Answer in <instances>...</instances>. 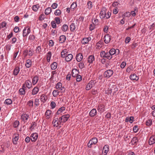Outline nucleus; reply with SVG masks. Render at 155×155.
<instances>
[{
    "mask_svg": "<svg viewBox=\"0 0 155 155\" xmlns=\"http://www.w3.org/2000/svg\"><path fill=\"white\" fill-rule=\"evenodd\" d=\"M68 52L67 49H65L63 50L61 52V57L63 58H65L68 54Z\"/></svg>",
    "mask_w": 155,
    "mask_h": 155,
    "instance_id": "5701e85b",
    "label": "nucleus"
},
{
    "mask_svg": "<svg viewBox=\"0 0 155 155\" xmlns=\"http://www.w3.org/2000/svg\"><path fill=\"white\" fill-rule=\"evenodd\" d=\"M35 38V35H30L28 37V40L31 42L33 41Z\"/></svg>",
    "mask_w": 155,
    "mask_h": 155,
    "instance_id": "49530a36",
    "label": "nucleus"
},
{
    "mask_svg": "<svg viewBox=\"0 0 155 155\" xmlns=\"http://www.w3.org/2000/svg\"><path fill=\"white\" fill-rule=\"evenodd\" d=\"M148 143L150 145L155 143V135H152L150 137Z\"/></svg>",
    "mask_w": 155,
    "mask_h": 155,
    "instance_id": "f8f14e48",
    "label": "nucleus"
},
{
    "mask_svg": "<svg viewBox=\"0 0 155 155\" xmlns=\"http://www.w3.org/2000/svg\"><path fill=\"white\" fill-rule=\"evenodd\" d=\"M97 109L99 112H103L105 110V108L104 105H100L98 106Z\"/></svg>",
    "mask_w": 155,
    "mask_h": 155,
    "instance_id": "7c9ffc66",
    "label": "nucleus"
},
{
    "mask_svg": "<svg viewBox=\"0 0 155 155\" xmlns=\"http://www.w3.org/2000/svg\"><path fill=\"white\" fill-rule=\"evenodd\" d=\"M20 71V68L19 67H15L14 70L13 74L14 76H17L19 73Z\"/></svg>",
    "mask_w": 155,
    "mask_h": 155,
    "instance_id": "4be33fe9",
    "label": "nucleus"
},
{
    "mask_svg": "<svg viewBox=\"0 0 155 155\" xmlns=\"http://www.w3.org/2000/svg\"><path fill=\"white\" fill-rule=\"evenodd\" d=\"M83 56L82 53H80L78 54L76 57V60L78 62L81 61L83 59Z\"/></svg>",
    "mask_w": 155,
    "mask_h": 155,
    "instance_id": "a211bd4d",
    "label": "nucleus"
},
{
    "mask_svg": "<svg viewBox=\"0 0 155 155\" xmlns=\"http://www.w3.org/2000/svg\"><path fill=\"white\" fill-rule=\"evenodd\" d=\"M32 65V61L31 60L28 59L26 61L25 65L27 68L31 67Z\"/></svg>",
    "mask_w": 155,
    "mask_h": 155,
    "instance_id": "cd10ccee",
    "label": "nucleus"
},
{
    "mask_svg": "<svg viewBox=\"0 0 155 155\" xmlns=\"http://www.w3.org/2000/svg\"><path fill=\"white\" fill-rule=\"evenodd\" d=\"M94 84V81L93 80L91 81L86 86V90L87 91L89 90L92 88L93 85Z\"/></svg>",
    "mask_w": 155,
    "mask_h": 155,
    "instance_id": "6e6552de",
    "label": "nucleus"
},
{
    "mask_svg": "<svg viewBox=\"0 0 155 155\" xmlns=\"http://www.w3.org/2000/svg\"><path fill=\"white\" fill-rule=\"evenodd\" d=\"M109 150V146L108 145H105L103 148L101 155H107Z\"/></svg>",
    "mask_w": 155,
    "mask_h": 155,
    "instance_id": "9d476101",
    "label": "nucleus"
},
{
    "mask_svg": "<svg viewBox=\"0 0 155 155\" xmlns=\"http://www.w3.org/2000/svg\"><path fill=\"white\" fill-rule=\"evenodd\" d=\"M51 52L49 51L46 54L47 60L48 62H50L51 57Z\"/></svg>",
    "mask_w": 155,
    "mask_h": 155,
    "instance_id": "e433bc0d",
    "label": "nucleus"
},
{
    "mask_svg": "<svg viewBox=\"0 0 155 155\" xmlns=\"http://www.w3.org/2000/svg\"><path fill=\"white\" fill-rule=\"evenodd\" d=\"M39 8L38 5H33L32 7V9L35 12H36Z\"/></svg>",
    "mask_w": 155,
    "mask_h": 155,
    "instance_id": "de8ad7c7",
    "label": "nucleus"
},
{
    "mask_svg": "<svg viewBox=\"0 0 155 155\" xmlns=\"http://www.w3.org/2000/svg\"><path fill=\"white\" fill-rule=\"evenodd\" d=\"M95 59L94 55H90L87 58V62L89 63V65L90 64H92L95 62Z\"/></svg>",
    "mask_w": 155,
    "mask_h": 155,
    "instance_id": "0eeeda50",
    "label": "nucleus"
},
{
    "mask_svg": "<svg viewBox=\"0 0 155 155\" xmlns=\"http://www.w3.org/2000/svg\"><path fill=\"white\" fill-rule=\"evenodd\" d=\"M101 41H99L98 42L96 45V46H97V48L98 49H99L101 48L102 47V46L101 45Z\"/></svg>",
    "mask_w": 155,
    "mask_h": 155,
    "instance_id": "052dcab7",
    "label": "nucleus"
},
{
    "mask_svg": "<svg viewBox=\"0 0 155 155\" xmlns=\"http://www.w3.org/2000/svg\"><path fill=\"white\" fill-rule=\"evenodd\" d=\"M51 113V110H46L45 113V115L46 119H48L50 118Z\"/></svg>",
    "mask_w": 155,
    "mask_h": 155,
    "instance_id": "2f4dec72",
    "label": "nucleus"
},
{
    "mask_svg": "<svg viewBox=\"0 0 155 155\" xmlns=\"http://www.w3.org/2000/svg\"><path fill=\"white\" fill-rule=\"evenodd\" d=\"M39 80V77L37 75H35L32 78V83L33 85H35L38 82Z\"/></svg>",
    "mask_w": 155,
    "mask_h": 155,
    "instance_id": "6ab92c4d",
    "label": "nucleus"
},
{
    "mask_svg": "<svg viewBox=\"0 0 155 155\" xmlns=\"http://www.w3.org/2000/svg\"><path fill=\"white\" fill-rule=\"evenodd\" d=\"M79 72L78 70L75 68L73 69H72V76L73 77H76L77 75H79Z\"/></svg>",
    "mask_w": 155,
    "mask_h": 155,
    "instance_id": "2eb2a0df",
    "label": "nucleus"
},
{
    "mask_svg": "<svg viewBox=\"0 0 155 155\" xmlns=\"http://www.w3.org/2000/svg\"><path fill=\"white\" fill-rule=\"evenodd\" d=\"M55 88L58 90H65L64 87L62 86V84L61 82H58L56 84Z\"/></svg>",
    "mask_w": 155,
    "mask_h": 155,
    "instance_id": "4468645a",
    "label": "nucleus"
},
{
    "mask_svg": "<svg viewBox=\"0 0 155 155\" xmlns=\"http://www.w3.org/2000/svg\"><path fill=\"white\" fill-rule=\"evenodd\" d=\"M33 101L30 100L27 102V104L29 108H31L33 107Z\"/></svg>",
    "mask_w": 155,
    "mask_h": 155,
    "instance_id": "ea45409f",
    "label": "nucleus"
},
{
    "mask_svg": "<svg viewBox=\"0 0 155 155\" xmlns=\"http://www.w3.org/2000/svg\"><path fill=\"white\" fill-rule=\"evenodd\" d=\"M138 142V138L136 137H133L131 140L132 143L133 145H137Z\"/></svg>",
    "mask_w": 155,
    "mask_h": 155,
    "instance_id": "72a5a7b5",
    "label": "nucleus"
},
{
    "mask_svg": "<svg viewBox=\"0 0 155 155\" xmlns=\"http://www.w3.org/2000/svg\"><path fill=\"white\" fill-rule=\"evenodd\" d=\"M131 40V38L129 37H127L126 38L125 40V43L127 44L130 42Z\"/></svg>",
    "mask_w": 155,
    "mask_h": 155,
    "instance_id": "69168bd1",
    "label": "nucleus"
},
{
    "mask_svg": "<svg viewBox=\"0 0 155 155\" xmlns=\"http://www.w3.org/2000/svg\"><path fill=\"white\" fill-rule=\"evenodd\" d=\"M27 52L28 54L30 56H32L33 54L32 50L31 48L29 49L28 51L27 50Z\"/></svg>",
    "mask_w": 155,
    "mask_h": 155,
    "instance_id": "13d9d810",
    "label": "nucleus"
},
{
    "mask_svg": "<svg viewBox=\"0 0 155 155\" xmlns=\"http://www.w3.org/2000/svg\"><path fill=\"white\" fill-rule=\"evenodd\" d=\"M38 137V134L36 133H33L32 134L31 136V139L32 142H35L36 141Z\"/></svg>",
    "mask_w": 155,
    "mask_h": 155,
    "instance_id": "1a4fd4ad",
    "label": "nucleus"
},
{
    "mask_svg": "<svg viewBox=\"0 0 155 155\" xmlns=\"http://www.w3.org/2000/svg\"><path fill=\"white\" fill-rule=\"evenodd\" d=\"M114 73L112 70L109 69L104 72V77L108 78L111 77Z\"/></svg>",
    "mask_w": 155,
    "mask_h": 155,
    "instance_id": "f257e3e1",
    "label": "nucleus"
},
{
    "mask_svg": "<svg viewBox=\"0 0 155 155\" xmlns=\"http://www.w3.org/2000/svg\"><path fill=\"white\" fill-rule=\"evenodd\" d=\"M31 29L30 27L27 26L24 27L23 31V37H25L30 33Z\"/></svg>",
    "mask_w": 155,
    "mask_h": 155,
    "instance_id": "f03ea898",
    "label": "nucleus"
},
{
    "mask_svg": "<svg viewBox=\"0 0 155 155\" xmlns=\"http://www.w3.org/2000/svg\"><path fill=\"white\" fill-rule=\"evenodd\" d=\"M48 97L44 94H42L40 96V101L41 102L44 103L47 100Z\"/></svg>",
    "mask_w": 155,
    "mask_h": 155,
    "instance_id": "412c9836",
    "label": "nucleus"
},
{
    "mask_svg": "<svg viewBox=\"0 0 155 155\" xmlns=\"http://www.w3.org/2000/svg\"><path fill=\"white\" fill-rule=\"evenodd\" d=\"M88 40L87 39V38H84L81 41L82 44L85 45L87 44L88 42Z\"/></svg>",
    "mask_w": 155,
    "mask_h": 155,
    "instance_id": "3c124183",
    "label": "nucleus"
},
{
    "mask_svg": "<svg viewBox=\"0 0 155 155\" xmlns=\"http://www.w3.org/2000/svg\"><path fill=\"white\" fill-rule=\"evenodd\" d=\"M106 12V9L105 8H103L100 13V18L102 19L103 16H104Z\"/></svg>",
    "mask_w": 155,
    "mask_h": 155,
    "instance_id": "a878e982",
    "label": "nucleus"
},
{
    "mask_svg": "<svg viewBox=\"0 0 155 155\" xmlns=\"http://www.w3.org/2000/svg\"><path fill=\"white\" fill-rule=\"evenodd\" d=\"M58 64L56 62H54L51 65V68L52 70H55L57 69Z\"/></svg>",
    "mask_w": 155,
    "mask_h": 155,
    "instance_id": "473e14b6",
    "label": "nucleus"
},
{
    "mask_svg": "<svg viewBox=\"0 0 155 155\" xmlns=\"http://www.w3.org/2000/svg\"><path fill=\"white\" fill-rule=\"evenodd\" d=\"M97 112L96 109L93 108L90 112L89 115L91 117H94L97 114Z\"/></svg>",
    "mask_w": 155,
    "mask_h": 155,
    "instance_id": "dca6fc26",
    "label": "nucleus"
},
{
    "mask_svg": "<svg viewBox=\"0 0 155 155\" xmlns=\"http://www.w3.org/2000/svg\"><path fill=\"white\" fill-rule=\"evenodd\" d=\"M19 94L20 95H24L25 94V90L23 88H20L19 90Z\"/></svg>",
    "mask_w": 155,
    "mask_h": 155,
    "instance_id": "79ce46f5",
    "label": "nucleus"
},
{
    "mask_svg": "<svg viewBox=\"0 0 155 155\" xmlns=\"http://www.w3.org/2000/svg\"><path fill=\"white\" fill-rule=\"evenodd\" d=\"M55 21L56 23L58 24H59L60 23V19L59 17H56L55 18Z\"/></svg>",
    "mask_w": 155,
    "mask_h": 155,
    "instance_id": "0e129e2a",
    "label": "nucleus"
},
{
    "mask_svg": "<svg viewBox=\"0 0 155 155\" xmlns=\"http://www.w3.org/2000/svg\"><path fill=\"white\" fill-rule=\"evenodd\" d=\"M66 39V37L64 35L60 36L59 38V42L61 43H64Z\"/></svg>",
    "mask_w": 155,
    "mask_h": 155,
    "instance_id": "b1692460",
    "label": "nucleus"
},
{
    "mask_svg": "<svg viewBox=\"0 0 155 155\" xmlns=\"http://www.w3.org/2000/svg\"><path fill=\"white\" fill-rule=\"evenodd\" d=\"M68 28V26L67 25L65 24L63 25L61 28V29L62 30L64 31L65 32L66 31Z\"/></svg>",
    "mask_w": 155,
    "mask_h": 155,
    "instance_id": "37998d69",
    "label": "nucleus"
},
{
    "mask_svg": "<svg viewBox=\"0 0 155 155\" xmlns=\"http://www.w3.org/2000/svg\"><path fill=\"white\" fill-rule=\"evenodd\" d=\"M111 15V14L110 12H108L107 13L106 12L105 14H104V16H103V18L102 19H108L110 18Z\"/></svg>",
    "mask_w": 155,
    "mask_h": 155,
    "instance_id": "c756f323",
    "label": "nucleus"
},
{
    "mask_svg": "<svg viewBox=\"0 0 155 155\" xmlns=\"http://www.w3.org/2000/svg\"><path fill=\"white\" fill-rule=\"evenodd\" d=\"M36 126V123L35 122H33L32 123L31 126L30 128V129L32 130L34 129L35 126Z\"/></svg>",
    "mask_w": 155,
    "mask_h": 155,
    "instance_id": "5fc2aeb1",
    "label": "nucleus"
},
{
    "mask_svg": "<svg viewBox=\"0 0 155 155\" xmlns=\"http://www.w3.org/2000/svg\"><path fill=\"white\" fill-rule=\"evenodd\" d=\"M25 85L29 89L31 88L32 84L30 80H27L25 82Z\"/></svg>",
    "mask_w": 155,
    "mask_h": 155,
    "instance_id": "ddd939ff",
    "label": "nucleus"
},
{
    "mask_svg": "<svg viewBox=\"0 0 155 155\" xmlns=\"http://www.w3.org/2000/svg\"><path fill=\"white\" fill-rule=\"evenodd\" d=\"M95 25L93 23L91 24L90 26V31H92L95 28Z\"/></svg>",
    "mask_w": 155,
    "mask_h": 155,
    "instance_id": "338daca9",
    "label": "nucleus"
},
{
    "mask_svg": "<svg viewBox=\"0 0 155 155\" xmlns=\"http://www.w3.org/2000/svg\"><path fill=\"white\" fill-rule=\"evenodd\" d=\"M75 77L76 78V80L77 82H80L82 80V77L80 75H78Z\"/></svg>",
    "mask_w": 155,
    "mask_h": 155,
    "instance_id": "6e6d98bb",
    "label": "nucleus"
},
{
    "mask_svg": "<svg viewBox=\"0 0 155 155\" xmlns=\"http://www.w3.org/2000/svg\"><path fill=\"white\" fill-rule=\"evenodd\" d=\"M109 52L110 53L111 56H112V55L115 54L116 55L118 54L119 53V50L118 49L115 50L114 49H111L110 50Z\"/></svg>",
    "mask_w": 155,
    "mask_h": 155,
    "instance_id": "9b49d317",
    "label": "nucleus"
},
{
    "mask_svg": "<svg viewBox=\"0 0 155 155\" xmlns=\"http://www.w3.org/2000/svg\"><path fill=\"white\" fill-rule=\"evenodd\" d=\"M133 70V67L131 66H130L128 67L126 70V71L127 72L129 73L130 71Z\"/></svg>",
    "mask_w": 155,
    "mask_h": 155,
    "instance_id": "bf43d9fd",
    "label": "nucleus"
},
{
    "mask_svg": "<svg viewBox=\"0 0 155 155\" xmlns=\"http://www.w3.org/2000/svg\"><path fill=\"white\" fill-rule=\"evenodd\" d=\"M61 12L60 10L57 9L55 11L54 14L56 15H59L61 14Z\"/></svg>",
    "mask_w": 155,
    "mask_h": 155,
    "instance_id": "680f3d73",
    "label": "nucleus"
},
{
    "mask_svg": "<svg viewBox=\"0 0 155 155\" xmlns=\"http://www.w3.org/2000/svg\"><path fill=\"white\" fill-rule=\"evenodd\" d=\"M70 27V30L72 32H74L76 28V25L73 23H72L71 24Z\"/></svg>",
    "mask_w": 155,
    "mask_h": 155,
    "instance_id": "c9c22d12",
    "label": "nucleus"
},
{
    "mask_svg": "<svg viewBox=\"0 0 155 155\" xmlns=\"http://www.w3.org/2000/svg\"><path fill=\"white\" fill-rule=\"evenodd\" d=\"M110 53L109 52H106L105 53V58H106L108 59H110L112 57V56H111Z\"/></svg>",
    "mask_w": 155,
    "mask_h": 155,
    "instance_id": "c03bdc74",
    "label": "nucleus"
},
{
    "mask_svg": "<svg viewBox=\"0 0 155 155\" xmlns=\"http://www.w3.org/2000/svg\"><path fill=\"white\" fill-rule=\"evenodd\" d=\"M65 107L62 106L58 109V110L56 113V114L58 115H59L61 114V113L63 112L65 110Z\"/></svg>",
    "mask_w": 155,
    "mask_h": 155,
    "instance_id": "c85d7f7f",
    "label": "nucleus"
},
{
    "mask_svg": "<svg viewBox=\"0 0 155 155\" xmlns=\"http://www.w3.org/2000/svg\"><path fill=\"white\" fill-rule=\"evenodd\" d=\"M87 8L89 9H90L92 8L93 5L92 4V2L91 1H89L87 2Z\"/></svg>",
    "mask_w": 155,
    "mask_h": 155,
    "instance_id": "09e8293b",
    "label": "nucleus"
},
{
    "mask_svg": "<svg viewBox=\"0 0 155 155\" xmlns=\"http://www.w3.org/2000/svg\"><path fill=\"white\" fill-rule=\"evenodd\" d=\"M12 101L10 99H6L4 102V104L8 105H10L12 104Z\"/></svg>",
    "mask_w": 155,
    "mask_h": 155,
    "instance_id": "4c0bfd02",
    "label": "nucleus"
},
{
    "mask_svg": "<svg viewBox=\"0 0 155 155\" xmlns=\"http://www.w3.org/2000/svg\"><path fill=\"white\" fill-rule=\"evenodd\" d=\"M51 25L52 27L53 28H56V24L55 21H52L51 22Z\"/></svg>",
    "mask_w": 155,
    "mask_h": 155,
    "instance_id": "774afa93",
    "label": "nucleus"
},
{
    "mask_svg": "<svg viewBox=\"0 0 155 155\" xmlns=\"http://www.w3.org/2000/svg\"><path fill=\"white\" fill-rule=\"evenodd\" d=\"M138 126L137 125L135 126L133 128V130L135 133H137L138 131Z\"/></svg>",
    "mask_w": 155,
    "mask_h": 155,
    "instance_id": "e2e57ef3",
    "label": "nucleus"
},
{
    "mask_svg": "<svg viewBox=\"0 0 155 155\" xmlns=\"http://www.w3.org/2000/svg\"><path fill=\"white\" fill-rule=\"evenodd\" d=\"M104 41L106 44L108 43L111 39L109 35L107 34L105 35L104 38Z\"/></svg>",
    "mask_w": 155,
    "mask_h": 155,
    "instance_id": "f3484780",
    "label": "nucleus"
},
{
    "mask_svg": "<svg viewBox=\"0 0 155 155\" xmlns=\"http://www.w3.org/2000/svg\"><path fill=\"white\" fill-rule=\"evenodd\" d=\"M152 120L151 119L147 120L146 121V125L148 126H150L152 124Z\"/></svg>",
    "mask_w": 155,
    "mask_h": 155,
    "instance_id": "a19ab883",
    "label": "nucleus"
},
{
    "mask_svg": "<svg viewBox=\"0 0 155 155\" xmlns=\"http://www.w3.org/2000/svg\"><path fill=\"white\" fill-rule=\"evenodd\" d=\"M97 142V139L96 137L92 138L89 142L87 144L88 147H91L92 146L95 145Z\"/></svg>",
    "mask_w": 155,
    "mask_h": 155,
    "instance_id": "20e7f679",
    "label": "nucleus"
},
{
    "mask_svg": "<svg viewBox=\"0 0 155 155\" xmlns=\"http://www.w3.org/2000/svg\"><path fill=\"white\" fill-rule=\"evenodd\" d=\"M70 117V115L69 114L63 115L59 118V122L65 123L68 120Z\"/></svg>",
    "mask_w": 155,
    "mask_h": 155,
    "instance_id": "7ed1b4c3",
    "label": "nucleus"
},
{
    "mask_svg": "<svg viewBox=\"0 0 155 155\" xmlns=\"http://www.w3.org/2000/svg\"><path fill=\"white\" fill-rule=\"evenodd\" d=\"M59 93L58 90H54L52 92L53 96L55 97H57L59 95Z\"/></svg>",
    "mask_w": 155,
    "mask_h": 155,
    "instance_id": "a18cd8bd",
    "label": "nucleus"
},
{
    "mask_svg": "<svg viewBox=\"0 0 155 155\" xmlns=\"http://www.w3.org/2000/svg\"><path fill=\"white\" fill-rule=\"evenodd\" d=\"M73 58V56L71 54H69L65 58V60L67 62H69Z\"/></svg>",
    "mask_w": 155,
    "mask_h": 155,
    "instance_id": "aec40b11",
    "label": "nucleus"
},
{
    "mask_svg": "<svg viewBox=\"0 0 155 155\" xmlns=\"http://www.w3.org/2000/svg\"><path fill=\"white\" fill-rule=\"evenodd\" d=\"M130 78L131 80L137 81L139 79V77L135 74H134L130 76Z\"/></svg>",
    "mask_w": 155,
    "mask_h": 155,
    "instance_id": "393cba45",
    "label": "nucleus"
},
{
    "mask_svg": "<svg viewBox=\"0 0 155 155\" xmlns=\"http://www.w3.org/2000/svg\"><path fill=\"white\" fill-rule=\"evenodd\" d=\"M7 24L6 22L3 21L0 24V29L3 28V30L7 28Z\"/></svg>",
    "mask_w": 155,
    "mask_h": 155,
    "instance_id": "f704fd0d",
    "label": "nucleus"
},
{
    "mask_svg": "<svg viewBox=\"0 0 155 155\" xmlns=\"http://www.w3.org/2000/svg\"><path fill=\"white\" fill-rule=\"evenodd\" d=\"M29 115L26 113L22 114L21 117V120L24 122V123L26 122L29 118Z\"/></svg>",
    "mask_w": 155,
    "mask_h": 155,
    "instance_id": "39448f33",
    "label": "nucleus"
},
{
    "mask_svg": "<svg viewBox=\"0 0 155 155\" xmlns=\"http://www.w3.org/2000/svg\"><path fill=\"white\" fill-rule=\"evenodd\" d=\"M50 106L51 109H53L55 107L56 104L54 101H51L50 104Z\"/></svg>",
    "mask_w": 155,
    "mask_h": 155,
    "instance_id": "864d4df0",
    "label": "nucleus"
},
{
    "mask_svg": "<svg viewBox=\"0 0 155 155\" xmlns=\"http://www.w3.org/2000/svg\"><path fill=\"white\" fill-rule=\"evenodd\" d=\"M39 90L38 87H35L32 90L31 94L33 95L36 94L39 91Z\"/></svg>",
    "mask_w": 155,
    "mask_h": 155,
    "instance_id": "bb28decb",
    "label": "nucleus"
},
{
    "mask_svg": "<svg viewBox=\"0 0 155 155\" xmlns=\"http://www.w3.org/2000/svg\"><path fill=\"white\" fill-rule=\"evenodd\" d=\"M19 124V122L18 120H15L13 123V127L15 128L17 127Z\"/></svg>",
    "mask_w": 155,
    "mask_h": 155,
    "instance_id": "603ef678",
    "label": "nucleus"
},
{
    "mask_svg": "<svg viewBox=\"0 0 155 155\" xmlns=\"http://www.w3.org/2000/svg\"><path fill=\"white\" fill-rule=\"evenodd\" d=\"M34 105L36 106H38L39 105V99L38 98H35L34 101Z\"/></svg>",
    "mask_w": 155,
    "mask_h": 155,
    "instance_id": "4d7b16f0",
    "label": "nucleus"
},
{
    "mask_svg": "<svg viewBox=\"0 0 155 155\" xmlns=\"http://www.w3.org/2000/svg\"><path fill=\"white\" fill-rule=\"evenodd\" d=\"M19 138V135L18 134H15L12 136L13 143L16 145L17 144V142Z\"/></svg>",
    "mask_w": 155,
    "mask_h": 155,
    "instance_id": "423d86ee",
    "label": "nucleus"
},
{
    "mask_svg": "<svg viewBox=\"0 0 155 155\" xmlns=\"http://www.w3.org/2000/svg\"><path fill=\"white\" fill-rule=\"evenodd\" d=\"M52 9L51 8L48 7L45 10V14L46 15H48L50 14L51 12Z\"/></svg>",
    "mask_w": 155,
    "mask_h": 155,
    "instance_id": "58836bf2",
    "label": "nucleus"
},
{
    "mask_svg": "<svg viewBox=\"0 0 155 155\" xmlns=\"http://www.w3.org/2000/svg\"><path fill=\"white\" fill-rule=\"evenodd\" d=\"M77 6V3L76 2H73L71 5L70 8L73 10Z\"/></svg>",
    "mask_w": 155,
    "mask_h": 155,
    "instance_id": "8fccbe9b",
    "label": "nucleus"
}]
</instances>
